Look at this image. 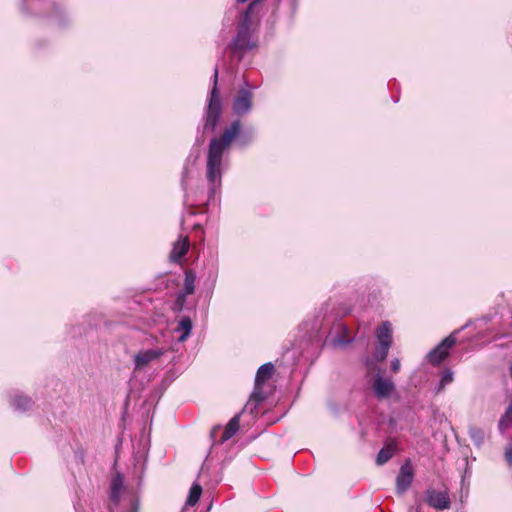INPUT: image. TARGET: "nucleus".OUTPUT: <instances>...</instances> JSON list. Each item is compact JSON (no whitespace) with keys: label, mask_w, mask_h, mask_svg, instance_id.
Segmentation results:
<instances>
[{"label":"nucleus","mask_w":512,"mask_h":512,"mask_svg":"<svg viewBox=\"0 0 512 512\" xmlns=\"http://www.w3.org/2000/svg\"><path fill=\"white\" fill-rule=\"evenodd\" d=\"M240 129V120H235L223 131L220 137L211 139L209 143L206 160V178L209 184L210 195H214L221 186L222 174L225 168L224 154L229 150L232 142L239 136V144L245 146L253 138V130L240 134Z\"/></svg>","instance_id":"nucleus-1"},{"label":"nucleus","mask_w":512,"mask_h":512,"mask_svg":"<svg viewBox=\"0 0 512 512\" xmlns=\"http://www.w3.org/2000/svg\"><path fill=\"white\" fill-rule=\"evenodd\" d=\"M250 26V13L249 11H246L239 23L237 35L230 45V48L234 53H239V60L244 52L254 49L257 46V41L252 35Z\"/></svg>","instance_id":"nucleus-2"},{"label":"nucleus","mask_w":512,"mask_h":512,"mask_svg":"<svg viewBox=\"0 0 512 512\" xmlns=\"http://www.w3.org/2000/svg\"><path fill=\"white\" fill-rule=\"evenodd\" d=\"M213 78H214V81H213L214 83H213V88L211 90L210 98H209V102H208V108H207L205 122H204V126H203L204 131H214V129L216 128V126L218 124L220 115H221L222 105H221V100L219 97L218 87H217V83H218V69L217 68H215V70H214Z\"/></svg>","instance_id":"nucleus-3"},{"label":"nucleus","mask_w":512,"mask_h":512,"mask_svg":"<svg viewBox=\"0 0 512 512\" xmlns=\"http://www.w3.org/2000/svg\"><path fill=\"white\" fill-rule=\"evenodd\" d=\"M455 343V333H452L427 354V360L433 365L440 364L448 356L449 349L452 348Z\"/></svg>","instance_id":"nucleus-4"},{"label":"nucleus","mask_w":512,"mask_h":512,"mask_svg":"<svg viewBox=\"0 0 512 512\" xmlns=\"http://www.w3.org/2000/svg\"><path fill=\"white\" fill-rule=\"evenodd\" d=\"M253 93L247 85L241 87L238 95L234 98L232 108L236 115L242 116L252 109Z\"/></svg>","instance_id":"nucleus-5"},{"label":"nucleus","mask_w":512,"mask_h":512,"mask_svg":"<svg viewBox=\"0 0 512 512\" xmlns=\"http://www.w3.org/2000/svg\"><path fill=\"white\" fill-rule=\"evenodd\" d=\"M273 371L274 366L272 363H265L258 368L255 377V387L251 396L252 399H254L256 402H260L264 399L261 392L262 386L268 379L271 378Z\"/></svg>","instance_id":"nucleus-6"},{"label":"nucleus","mask_w":512,"mask_h":512,"mask_svg":"<svg viewBox=\"0 0 512 512\" xmlns=\"http://www.w3.org/2000/svg\"><path fill=\"white\" fill-rule=\"evenodd\" d=\"M425 501L430 507L437 510H446L451 506V501L447 492L437 491L432 488L426 490Z\"/></svg>","instance_id":"nucleus-7"},{"label":"nucleus","mask_w":512,"mask_h":512,"mask_svg":"<svg viewBox=\"0 0 512 512\" xmlns=\"http://www.w3.org/2000/svg\"><path fill=\"white\" fill-rule=\"evenodd\" d=\"M165 353L162 348H154L140 351L134 357L135 370H142L152 361L160 358Z\"/></svg>","instance_id":"nucleus-8"},{"label":"nucleus","mask_w":512,"mask_h":512,"mask_svg":"<svg viewBox=\"0 0 512 512\" xmlns=\"http://www.w3.org/2000/svg\"><path fill=\"white\" fill-rule=\"evenodd\" d=\"M373 391L378 399L388 398L395 389L394 383L388 378L377 376L373 382Z\"/></svg>","instance_id":"nucleus-9"},{"label":"nucleus","mask_w":512,"mask_h":512,"mask_svg":"<svg viewBox=\"0 0 512 512\" xmlns=\"http://www.w3.org/2000/svg\"><path fill=\"white\" fill-rule=\"evenodd\" d=\"M413 481V472L408 464L402 465L396 478V492L403 494L408 490Z\"/></svg>","instance_id":"nucleus-10"},{"label":"nucleus","mask_w":512,"mask_h":512,"mask_svg":"<svg viewBox=\"0 0 512 512\" xmlns=\"http://www.w3.org/2000/svg\"><path fill=\"white\" fill-rule=\"evenodd\" d=\"M378 344L391 347L392 344V327L390 322H383L376 330Z\"/></svg>","instance_id":"nucleus-11"},{"label":"nucleus","mask_w":512,"mask_h":512,"mask_svg":"<svg viewBox=\"0 0 512 512\" xmlns=\"http://www.w3.org/2000/svg\"><path fill=\"white\" fill-rule=\"evenodd\" d=\"M189 249L188 237H180L173 245V249L170 254V259L173 262H179Z\"/></svg>","instance_id":"nucleus-12"},{"label":"nucleus","mask_w":512,"mask_h":512,"mask_svg":"<svg viewBox=\"0 0 512 512\" xmlns=\"http://www.w3.org/2000/svg\"><path fill=\"white\" fill-rule=\"evenodd\" d=\"M193 328L192 320L190 317H183L178 323L175 332L180 333L178 337L179 342H184L191 334Z\"/></svg>","instance_id":"nucleus-13"},{"label":"nucleus","mask_w":512,"mask_h":512,"mask_svg":"<svg viewBox=\"0 0 512 512\" xmlns=\"http://www.w3.org/2000/svg\"><path fill=\"white\" fill-rule=\"evenodd\" d=\"M240 425V415H235L227 424L225 430L223 431V434L219 440V443H224L225 441L229 440L231 437H233L236 432L239 430Z\"/></svg>","instance_id":"nucleus-14"},{"label":"nucleus","mask_w":512,"mask_h":512,"mask_svg":"<svg viewBox=\"0 0 512 512\" xmlns=\"http://www.w3.org/2000/svg\"><path fill=\"white\" fill-rule=\"evenodd\" d=\"M123 487H124L123 477H122V475L117 474L112 479V482H111V493H110L111 500L113 502H115L116 504L119 502L120 495H121V492L123 490Z\"/></svg>","instance_id":"nucleus-15"},{"label":"nucleus","mask_w":512,"mask_h":512,"mask_svg":"<svg viewBox=\"0 0 512 512\" xmlns=\"http://www.w3.org/2000/svg\"><path fill=\"white\" fill-rule=\"evenodd\" d=\"M11 405L14 407L15 410L25 412L28 409H30L32 401L27 396L16 394L11 399Z\"/></svg>","instance_id":"nucleus-16"},{"label":"nucleus","mask_w":512,"mask_h":512,"mask_svg":"<svg viewBox=\"0 0 512 512\" xmlns=\"http://www.w3.org/2000/svg\"><path fill=\"white\" fill-rule=\"evenodd\" d=\"M196 274L192 270L185 272L184 287L181 293L191 295L195 291Z\"/></svg>","instance_id":"nucleus-17"},{"label":"nucleus","mask_w":512,"mask_h":512,"mask_svg":"<svg viewBox=\"0 0 512 512\" xmlns=\"http://www.w3.org/2000/svg\"><path fill=\"white\" fill-rule=\"evenodd\" d=\"M468 432L471 440L476 446L480 447L484 443L485 433L481 428L470 426Z\"/></svg>","instance_id":"nucleus-18"},{"label":"nucleus","mask_w":512,"mask_h":512,"mask_svg":"<svg viewBox=\"0 0 512 512\" xmlns=\"http://www.w3.org/2000/svg\"><path fill=\"white\" fill-rule=\"evenodd\" d=\"M202 494V487L198 483H194L189 491V495L186 501V505L194 506L200 499Z\"/></svg>","instance_id":"nucleus-19"},{"label":"nucleus","mask_w":512,"mask_h":512,"mask_svg":"<svg viewBox=\"0 0 512 512\" xmlns=\"http://www.w3.org/2000/svg\"><path fill=\"white\" fill-rule=\"evenodd\" d=\"M393 452H394V449L391 446H386V447L382 448L377 454L376 463L378 465L385 464L392 458Z\"/></svg>","instance_id":"nucleus-20"},{"label":"nucleus","mask_w":512,"mask_h":512,"mask_svg":"<svg viewBox=\"0 0 512 512\" xmlns=\"http://www.w3.org/2000/svg\"><path fill=\"white\" fill-rule=\"evenodd\" d=\"M453 376L454 375L451 370H449V369L445 370L441 375V379H440L438 387L436 388V392L437 393L441 392L447 385L452 383L453 379H454Z\"/></svg>","instance_id":"nucleus-21"},{"label":"nucleus","mask_w":512,"mask_h":512,"mask_svg":"<svg viewBox=\"0 0 512 512\" xmlns=\"http://www.w3.org/2000/svg\"><path fill=\"white\" fill-rule=\"evenodd\" d=\"M389 349H390V347H386V346H382V345L378 344V346L376 348V358L379 361H384L388 355Z\"/></svg>","instance_id":"nucleus-22"},{"label":"nucleus","mask_w":512,"mask_h":512,"mask_svg":"<svg viewBox=\"0 0 512 512\" xmlns=\"http://www.w3.org/2000/svg\"><path fill=\"white\" fill-rule=\"evenodd\" d=\"M186 294L179 293L176 297L175 303H174V310L175 311H182L185 302H186Z\"/></svg>","instance_id":"nucleus-23"},{"label":"nucleus","mask_w":512,"mask_h":512,"mask_svg":"<svg viewBox=\"0 0 512 512\" xmlns=\"http://www.w3.org/2000/svg\"><path fill=\"white\" fill-rule=\"evenodd\" d=\"M505 458L509 466H512V445H509L505 448Z\"/></svg>","instance_id":"nucleus-24"},{"label":"nucleus","mask_w":512,"mask_h":512,"mask_svg":"<svg viewBox=\"0 0 512 512\" xmlns=\"http://www.w3.org/2000/svg\"><path fill=\"white\" fill-rule=\"evenodd\" d=\"M391 371L394 372V373H397L399 372L400 368H401V364H400V360L399 359H393L391 361Z\"/></svg>","instance_id":"nucleus-25"},{"label":"nucleus","mask_w":512,"mask_h":512,"mask_svg":"<svg viewBox=\"0 0 512 512\" xmlns=\"http://www.w3.org/2000/svg\"><path fill=\"white\" fill-rule=\"evenodd\" d=\"M128 512H138V503L134 500L131 504V508Z\"/></svg>","instance_id":"nucleus-26"},{"label":"nucleus","mask_w":512,"mask_h":512,"mask_svg":"<svg viewBox=\"0 0 512 512\" xmlns=\"http://www.w3.org/2000/svg\"><path fill=\"white\" fill-rule=\"evenodd\" d=\"M346 343H347V342H344V341H342L341 339H338L337 341L333 340V344H334V346H335V345H343V344H346Z\"/></svg>","instance_id":"nucleus-27"},{"label":"nucleus","mask_w":512,"mask_h":512,"mask_svg":"<svg viewBox=\"0 0 512 512\" xmlns=\"http://www.w3.org/2000/svg\"><path fill=\"white\" fill-rule=\"evenodd\" d=\"M186 174H187V171L185 170V171H184V174H183V178H182V185H183V186H184V184H185Z\"/></svg>","instance_id":"nucleus-28"},{"label":"nucleus","mask_w":512,"mask_h":512,"mask_svg":"<svg viewBox=\"0 0 512 512\" xmlns=\"http://www.w3.org/2000/svg\"><path fill=\"white\" fill-rule=\"evenodd\" d=\"M248 0H237L238 3H245L247 2Z\"/></svg>","instance_id":"nucleus-29"},{"label":"nucleus","mask_w":512,"mask_h":512,"mask_svg":"<svg viewBox=\"0 0 512 512\" xmlns=\"http://www.w3.org/2000/svg\"><path fill=\"white\" fill-rule=\"evenodd\" d=\"M416 512H420L419 509H417Z\"/></svg>","instance_id":"nucleus-30"}]
</instances>
